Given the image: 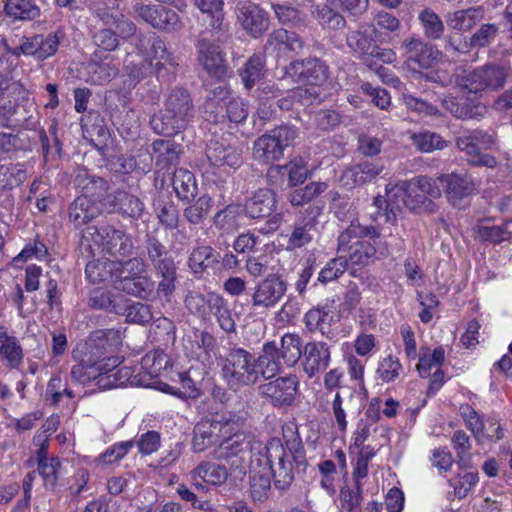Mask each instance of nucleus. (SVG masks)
Here are the masks:
<instances>
[{"instance_id": "9d476101", "label": "nucleus", "mask_w": 512, "mask_h": 512, "mask_svg": "<svg viewBox=\"0 0 512 512\" xmlns=\"http://www.w3.org/2000/svg\"><path fill=\"white\" fill-rule=\"evenodd\" d=\"M237 429L236 415L231 412L216 414L196 424L193 430L192 450L204 452L210 448H220L223 436Z\"/></svg>"}, {"instance_id": "7c9ffc66", "label": "nucleus", "mask_w": 512, "mask_h": 512, "mask_svg": "<svg viewBox=\"0 0 512 512\" xmlns=\"http://www.w3.org/2000/svg\"><path fill=\"white\" fill-rule=\"evenodd\" d=\"M74 391L68 388L67 383L60 376H53L49 380L45 392V400L53 406L66 405L75 408Z\"/></svg>"}, {"instance_id": "39448f33", "label": "nucleus", "mask_w": 512, "mask_h": 512, "mask_svg": "<svg viewBox=\"0 0 512 512\" xmlns=\"http://www.w3.org/2000/svg\"><path fill=\"white\" fill-rule=\"evenodd\" d=\"M386 195L389 200L401 198L403 205L411 211L432 213L436 207L433 199L440 198L442 190L437 180L426 175H418L396 184H388Z\"/></svg>"}, {"instance_id": "c85d7f7f", "label": "nucleus", "mask_w": 512, "mask_h": 512, "mask_svg": "<svg viewBox=\"0 0 512 512\" xmlns=\"http://www.w3.org/2000/svg\"><path fill=\"white\" fill-rule=\"evenodd\" d=\"M302 47L303 42L296 33L278 29L269 36L266 48L276 56H286L291 52H299Z\"/></svg>"}, {"instance_id": "a878e982", "label": "nucleus", "mask_w": 512, "mask_h": 512, "mask_svg": "<svg viewBox=\"0 0 512 512\" xmlns=\"http://www.w3.org/2000/svg\"><path fill=\"white\" fill-rule=\"evenodd\" d=\"M198 60L209 75L215 78H222L226 75L227 67L219 46L205 40L199 42Z\"/></svg>"}, {"instance_id": "f704fd0d", "label": "nucleus", "mask_w": 512, "mask_h": 512, "mask_svg": "<svg viewBox=\"0 0 512 512\" xmlns=\"http://www.w3.org/2000/svg\"><path fill=\"white\" fill-rule=\"evenodd\" d=\"M484 18V9L480 6L456 10L447 16V25L455 30H470Z\"/></svg>"}, {"instance_id": "4be33fe9", "label": "nucleus", "mask_w": 512, "mask_h": 512, "mask_svg": "<svg viewBox=\"0 0 512 512\" xmlns=\"http://www.w3.org/2000/svg\"><path fill=\"white\" fill-rule=\"evenodd\" d=\"M236 17L242 28L254 38L261 36L269 27L268 17L264 10L249 1L237 3Z\"/></svg>"}, {"instance_id": "2f4dec72", "label": "nucleus", "mask_w": 512, "mask_h": 512, "mask_svg": "<svg viewBox=\"0 0 512 512\" xmlns=\"http://www.w3.org/2000/svg\"><path fill=\"white\" fill-rule=\"evenodd\" d=\"M276 204L275 193L270 189H259L245 203V211L251 218H261L271 214Z\"/></svg>"}, {"instance_id": "c756f323", "label": "nucleus", "mask_w": 512, "mask_h": 512, "mask_svg": "<svg viewBox=\"0 0 512 512\" xmlns=\"http://www.w3.org/2000/svg\"><path fill=\"white\" fill-rule=\"evenodd\" d=\"M383 170L380 165L365 161L346 169L341 177L343 186L351 188L373 180Z\"/></svg>"}, {"instance_id": "dca6fc26", "label": "nucleus", "mask_w": 512, "mask_h": 512, "mask_svg": "<svg viewBox=\"0 0 512 512\" xmlns=\"http://www.w3.org/2000/svg\"><path fill=\"white\" fill-rule=\"evenodd\" d=\"M456 144L461 151L465 152L470 163L489 168L496 166L495 157L483 152L495 146L493 135L483 131H472L467 135L460 136Z\"/></svg>"}, {"instance_id": "9b49d317", "label": "nucleus", "mask_w": 512, "mask_h": 512, "mask_svg": "<svg viewBox=\"0 0 512 512\" xmlns=\"http://www.w3.org/2000/svg\"><path fill=\"white\" fill-rule=\"evenodd\" d=\"M83 238L88 242L93 255L108 254L114 257V260H121L132 250L130 238L123 231L111 226L88 228Z\"/></svg>"}, {"instance_id": "69168bd1", "label": "nucleus", "mask_w": 512, "mask_h": 512, "mask_svg": "<svg viewBox=\"0 0 512 512\" xmlns=\"http://www.w3.org/2000/svg\"><path fill=\"white\" fill-rule=\"evenodd\" d=\"M424 34L430 39H439L444 31V25L437 14L431 10H424L419 15Z\"/></svg>"}, {"instance_id": "680f3d73", "label": "nucleus", "mask_w": 512, "mask_h": 512, "mask_svg": "<svg viewBox=\"0 0 512 512\" xmlns=\"http://www.w3.org/2000/svg\"><path fill=\"white\" fill-rule=\"evenodd\" d=\"M216 261L213 248L209 246H198L193 249L188 265L193 273H201Z\"/></svg>"}, {"instance_id": "bb28decb", "label": "nucleus", "mask_w": 512, "mask_h": 512, "mask_svg": "<svg viewBox=\"0 0 512 512\" xmlns=\"http://www.w3.org/2000/svg\"><path fill=\"white\" fill-rule=\"evenodd\" d=\"M304 320L310 331L318 330L330 340L337 337L333 326L339 321V316L334 312L319 308L311 309L305 314Z\"/></svg>"}, {"instance_id": "a211bd4d", "label": "nucleus", "mask_w": 512, "mask_h": 512, "mask_svg": "<svg viewBox=\"0 0 512 512\" xmlns=\"http://www.w3.org/2000/svg\"><path fill=\"white\" fill-rule=\"evenodd\" d=\"M436 180L437 183L440 182L444 185L448 202L458 209L465 208L466 200L474 195L476 191L474 179L466 173L441 174Z\"/></svg>"}, {"instance_id": "bf43d9fd", "label": "nucleus", "mask_w": 512, "mask_h": 512, "mask_svg": "<svg viewBox=\"0 0 512 512\" xmlns=\"http://www.w3.org/2000/svg\"><path fill=\"white\" fill-rule=\"evenodd\" d=\"M328 189L326 182H311L303 188L296 189L289 197V201L293 206H301L312 201Z\"/></svg>"}, {"instance_id": "13d9d810", "label": "nucleus", "mask_w": 512, "mask_h": 512, "mask_svg": "<svg viewBox=\"0 0 512 512\" xmlns=\"http://www.w3.org/2000/svg\"><path fill=\"white\" fill-rule=\"evenodd\" d=\"M194 4L207 16L213 30L220 29L224 20L223 0H194Z\"/></svg>"}, {"instance_id": "2eb2a0df", "label": "nucleus", "mask_w": 512, "mask_h": 512, "mask_svg": "<svg viewBox=\"0 0 512 512\" xmlns=\"http://www.w3.org/2000/svg\"><path fill=\"white\" fill-rule=\"evenodd\" d=\"M148 255L156 270L159 279L157 294L159 297L169 298L175 290L176 266L168 256L166 248L156 240L148 243Z\"/></svg>"}, {"instance_id": "09e8293b", "label": "nucleus", "mask_w": 512, "mask_h": 512, "mask_svg": "<svg viewBox=\"0 0 512 512\" xmlns=\"http://www.w3.org/2000/svg\"><path fill=\"white\" fill-rule=\"evenodd\" d=\"M37 458L39 474L43 478L44 485L46 487H53L58 478L59 459L56 457L48 458L44 445L38 450Z\"/></svg>"}, {"instance_id": "4c0bfd02", "label": "nucleus", "mask_w": 512, "mask_h": 512, "mask_svg": "<svg viewBox=\"0 0 512 512\" xmlns=\"http://www.w3.org/2000/svg\"><path fill=\"white\" fill-rule=\"evenodd\" d=\"M173 382L178 383L180 386L175 387L173 385L159 382L158 390L171 394L180 398H196L199 395V391L195 385V382L189 375V372H177L175 378L172 377Z\"/></svg>"}, {"instance_id": "3c124183", "label": "nucleus", "mask_w": 512, "mask_h": 512, "mask_svg": "<svg viewBox=\"0 0 512 512\" xmlns=\"http://www.w3.org/2000/svg\"><path fill=\"white\" fill-rule=\"evenodd\" d=\"M347 45L360 57L367 65L371 66L369 62V55L373 54L374 40L367 35V29L353 31L347 36Z\"/></svg>"}, {"instance_id": "49530a36", "label": "nucleus", "mask_w": 512, "mask_h": 512, "mask_svg": "<svg viewBox=\"0 0 512 512\" xmlns=\"http://www.w3.org/2000/svg\"><path fill=\"white\" fill-rule=\"evenodd\" d=\"M115 260L95 259L87 263L85 273L91 283H100L108 279L114 280Z\"/></svg>"}, {"instance_id": "338daca9", "label": "nucleus", "mask_w": 512, "mask_h": 512, "mask_svg": "<svg viewBox=\"0 0 512 512\" xmlns=\"http://www.w3.org/2000/svg\"><path fill=\"white\" fill-rule=\"evenodd\" d=\"M210 294L202 295L197 292H191L186 296L185 304L187 309L199 317L205 319L209 316L212 309Z\"/></svg>"}, {"instance_id": "ddd939ff", "label": "nucleus", "mask_w": 512, "mask_h": 512, "mask_svg": "<svg viewBox=\"0 0 512 512\" xmlns=\"http://www.w3.org/2000/svg\"><path fill=\"white\" fill-rule=\"evenodd\" d=\"M297 137V129L292 126H280L259 137L253 147L254 158L270 162L280 159L284 149L290 146Z\"/></svg>"}, {"instance_id": "c9c22d12", "label": "nucleus", "mask_w": 512, "mask_h": 512, "mask_svg": "<svg viewBox=\"0 0 512 512\" xmlns=\"http://www.w3.org/2000/svg\"><path fill=\"white\" fill-rule=\"evenodd\" d=\"M192 477L199 478L211 486H221L228 478V470L224 465L204 461L194 468Z\"/></svg>"}, {"instance_id": "f8f14e48", "label": "nucleus", "mask_w": 512, "mask_h": 512, "mask_svg": "<svg viewBox=\"0 0 512 512\" xmlns=\"http://www.w3.org/2000/svg\"><path fill=\"white\" fill-rule=\"evenodd\" d=\"M284 77H290L294 82L301 83L311 92L319 91L321 100L326 97V82L328 67L318 59L293 61L285 68Z\"/></svg>"}, {"instance_id": "423d86ee", "label": "nucleus", "mask_w": 512, "mask_h": 512, "mask_svg": "<svg viewBox=\"0 0 512 512\" xmlns=\"http://www.w3.org/2000/svg\"><path fill=\"white\" fill-rule=\"evenodd\" d=\"M193 117V105L185 89H174L168 95L164 109L154 115L150 124L157 134L173 136L184 130Z\"/></svg>"}, {"instance_id": "f257e3e1", "label": "nucleus", "mask_w": 512, "mask_h": 512, "mask_svg": "<svg viewBox=\"0 0 512 512\" xmlns=\"http://www.w3.org/2000/svg\"><path fill=\"white\" fill-rule=\"evenodd\" d=\"M122 345L121 333L115 329L97 330L79 342L72 351L77 362L72 366L70 378L80 385L93 383L101 390L127 384L158 389L160 377L171 372V360L162 350L148 352L136 370L120 366L123 358L117 353Z\"/></svg>"}, {"instance_id": "37998d69", "label": "nucleus", "mask_w": 512, "mask_h": 512, "mask_svg": "<svg viewBox=\"0 0 512 512\" xmlns=\"http://www.w3.org/2000/svg\"><path fill=\"white\" fill-rule=\"evenodd\" d=\"M9 138L5 134L0 135V150L4 149ZM26 179V170L23 164L0 165V186H17Z\"/></svg>"}, {"instance_id": "6e6d98bb", "label": "nucleus", "mask_w": 512, "mask_h": 512, "mask_svg": "<svg viewBox=\"0 0 512 512\" xmlns=\"http://www.w3.org/2000/svg\"><path fill=\"white\" fill-rule=\"evenodd\" d=\"M152 147L153 152L157 154L156 164L162 168L168 167L179 158V146L171 140H156Z\"/></svg>"}, {"instance_id": "79ce46f5", "label": "nucleus", "mask_w": 512, "mask_h": 512, "mask_svg": "<svg viewBox=\"0 0 512 512\" xmlns=\"http://www.w3.org/2000/svg\"><path fill=\"white\" fill-rule=\"evenodd\" d=\"M274 172L278 174L287 172L288 181L291 186L302 184L309 175L307 161L300 156L291 159L284 166L278 165L269 169V175H272Z\"/></svg>"}, {"instance_id": "20e7f679", "label": "nucleus", "mask_w": 512, "mask_h": 512, "mask_svg": "<svg viewBox=\"0 0 512 512\" xmlns=\"http://www.w3.org/2000/svg\"><path fill=\"white\" fill-rule=\"evenodd\" d=\"M510 75V67L505 65H485L468 72L462 79L459 93L456 97L449 96L443 99V106L457 118L472 119L484 115L485 106L474 103V99L466 96H476L486 90L502 88Z\"/></svg>"}, {"instance_id": "f03ea898", "label": "nucleus", "mask_w": 512, "mask_h": 512, "mask_svg": "<svg viewBox=\"0 0 512 512\" xmlns=\"http://www.w3.org/2000/svg\"><path fill=\"white\" fill-rule=\"evenodd\" d=\"M286 449L279 438H271L250 461V495L255 503L265 502L271 493V477L279 490L287 489L293 479V461L302 454L301 443L294 439Z\"/></svg>"}, {"instance_id": "052dcab7", "label": "nucleus", "mask_w": 512, "mask_h": 512, "mask_svg": "<svg viewBox=\"0 0 512 512\" xmlns=\"http://www.w3.org/2000/svg\"><path fill=\"white\" fill-rule=\"evenodd\" d=\"M210 302L212 304L210 313L215 315L220 327L226 332L234 331L235 322L232 318L231 311L227 307L224 299L218 294L211 293Z\"/></svg>"}, {"instance_id": "58836bf2", "label": "nucleus", "mask_w": 512, "mask_h": 512, "mask_svg": "<svg viewBox=\"0 0 512 512\" xmlns=\"http://www.w3.org/2000/svg\"><path fill=\"white\" fill-rule=\"evenodd\" d=\"M172 185L178 198L184 201L194 199L198 191L194 174L184 168L175 170Z\"/></svg>"}, {"instance_id": "de8ad7c7", "label": "nucleus", "mask_w": 512, "mask_h": 512, "mask_svg": "<svg viewBox=\"0 0 512 512\" xmlns=\"http://www.w3.org/2000/svg\"><path fill=\"white\" fill-rule=\"evenodd\" d=\"M302 342L299 335L286 333L281 338V348L278 349L279 359L282 358L288 366L295 365L302 355Z\"/></svg>"}, {"instance_id": "4d7b16f0", "label": "nucleus", "mask_w": 512, "mask_h": 512, "mask_svg": "<svg viewBox=\"0 0 512 512\" xmlns=\"http://www.w3.org/2000/svg\"><path fill=\"white\" fill-rule=\"evenodd\" d=\"M466 426L478 441H482L486 438L500 440L504 436L503 429L500 425L491 422L487 427L478 413L475 415L474 419L466 423Z\"/></svg>"}, {"instance_id": "0e129e2a", "label": "nucleus", "mask_w": 512, "mask_h": 512, "mask_svg": "<svg viewBox=\"0 0 512 512\" xmlns=\"http://www.w3.org/2000/svg\"><path fill=\"white\" fill-rule=\"evenodd\" d=\"M105 61L101 63H92L89 65L90 80L94 84H104L109 82L118 72V67L112 64V61Z\"/></svg>"}, {"instance_id": "aec40b11", "label": "nucleus", "mask_w": 512, "mask_h": 512, "mask_svg": "<svg viewBox=\"0 0 512 512\" xmlns=\"http://www.w3.org/2000/svg\"><path fill=\"white\" fill-rule=\"evenodd\" d=\"M298 388V377L289 374L262 384L259 390L274 406H289L294 401Z\"/></svg>"}, {"instance_id": "b1692460", "label": "nucleus", "mask_w": 512, "mask_h": 512, "mask_svg": "<svg viewBox=\"0 0 512 512\" xmlns=\"http://www.w3.org/2000/svg\"><path fill=\"white\" fill-rule=\"evenodd\" d=\"M237 429L232 433L223 436L220 448L215 449L213 455L215 458L229 460L232 457H240L245 454L249 447L250 441L248 437L241 432L242 420L236 415Z\"/></svg>"}, {"instance_id": "473e14b6", "label": "nucleus", "mask_w": 512, "mask_h": 512, "mask_svg": "<svg viewBox=\"0 0 512 512\" xmlns=\"http://www.w3.org/2000/svg\"><path fill=\"white\" fill-rule=\"evenodd\" d=\"M158 8V5L153 4H136L133 7L137 17L150 24L152 27L167 31L177 29L180 24L178 14H170V20L162 21L156 17Z\"/></svg>"}, {"instance_id": "6ab92c4d", "label": "nucleus", "mask_w": 512, "mask_h": 512, "mask_svg": "<svg viewBox=\"0 0 512 512\" xmlns=\"http://www.w3.org/2000/svg\"><path fill=\"white\" fill-rule=\"evenodd\" d=\"M445 359V351L439 346L431 350L421 348L417 370L422 378L431 377L428 387L429 394H435L444 384V373L441 366Z\"/></svg>"}, {"instance_id": "864d4df0", "label": "nucleus", "mask_w": 512, "mask_h": 512, "mask_svg": "<svg viewBox=\"0 0 512 512\" xmlns=\"http://www.w3.org/2000/svg\"><path fill=\"white\" fill-rule=\"evenodd\" d=\"M4 10L14 20H32L40 14V9L31 0H7Z\"/></svg>"}, {"instance_id": "e433bc0d", "label": "nucleus", "mask_w": 512, "mask_h": 512, "mask_svg": "<svg viewBox=\"0 0 512 512\" xmlns=\"http://www.w3.org/2000/svg\"><path fill=\"white\" fill-rule=\"evenodd\" d=\"M321 101L319 91L311 92L307 87H297L286 93V96L278 100L281 110L293 109L296 105L308 106Z\"/></svg>"}, {"instance_id": "7ed1b4c3", "label": "nucleus", "mask_w": 512, "mask_h": 512, "mask_svg": "<svg viewBox=\"0 0 512 512\" xmlns=\"http://www.w3.org/2000/svg\"><path fill=\"white\" fill-rule=\"evenodd\" d=\"M219 365L222 378L234 390L253 385L260 377L268 379L278 373L281 367L275 342L264 344L259 357L243 348H232Z\"/></svg>"}, {"instance_id": "72a5a7b5", "label": "nucleus", "mask_w": 512, "mask_h": 512, "mask_svg": "<svg viewBox=\"0 0 512 512\" xmlns=\"http://www.w3.org/2000/svg\"><path fill=\"white\" fill-rule=\"evenodd\" d=\"M0 356L10 368H17L23 360V350L18 339L0 326Z\"/></svg>"}, {"instance_id": "0eeeda50", "label": "nucleus", "mask_w": 512, "mask_h": 512, "mask_svg": "<svg viewBox=\"0 0 512 512\" xmlns=\"http://www.w3.org/2000/svg\"><path fill=\"white\" fill-rule=\"evenodd\" d=\"M402 49L404 50L407 64L426 70V78L428 80L442 85L448 81L449 77L445 70L448 62L444 59L442 52L433 45L425 43L419 38H411L403 42Z\"/></svg>"}, {"instance_id": "ea45409f", "label": "nucleus", "mask_w": 512, "mask_h": 512, "mask_svg": "<svg viewBox=\"0 0 512 512\" xmlns=\"http://www.w3.org/2000/svg\"><path fill=\"white\" fill-rule=\"evenodd\" d=\"M107 200L109 202L110 211L117 210L121 214L131 218H139L144 208L143 203L137 197L127 192H118L113 196L112 201H110V197H108Z\"/></svg>"}, {"instance_id": "c03bdc74", "label": "nucleus", "mask_w": 512, "mask_h": 512, "mask_svg": "<svg viewBox=\"0 0 512 512\" xmlns=\"http://www.w3.org/2000/svg\"><path fill=\"white\" fill-rule=\"evenodd\" d=\"M115 272L113 285L116 287L122 280H132L136 276L147 274L146 266L143 260L132 258L127 261L115 260Z\"/></svg>"}, {"instance_id": "5fc2aeb1", "label": "nucleus", "mask_w": 512, "mask_h": 512, "mask_svg": "<svg viewBox=\"0 0 512 512\" xmlns=\"http://www.w3.org/2000/svg\"><path fill=\"white\" fill-rule=\"evenodd\" d=\"M213 207V199L204 194L184 209L185 219L193 225L202 223Z\"/></svg>"}, {"instance_id": "774afa93", "label": "nucleus", "mask_w": 512, "mask_h": 512, "mask_svg": "<svg viewBox=\"0 0 512 512\" xmlns=\"http://www.w3.org/2000/svg\"><path fill=\"white\" fill-rule=\"evenodd\" d=\"M348 265L346 255H340L330 260L319 273L318 280L322 283L331 282L342 275Z\"/></svg>"}, {"instance_id": "a19ab883", "label": "nucleus", "mask_w": 512, "mask_h": 512, "mask_svg": "<svg viewBox=\"0 0 512 512\" xmlns=\"http://www.w3.org/2000/svg\"><path fill=\"white\" fill-rule=\"evenodd\" d=\"M96 14L105 25L115 27L122 39L130 38L136 33V25L123 14L109 12L106 9H97Z\"/></svg>"}, {"instance_id": "8fccbe9b", "label": "nucleus", "mask_w": 512, "mask_h": 512, "mask_svg": "<svg viewBox=\"0 0 512 512\" xmlns=\"http://www.w3.org/2000/svg\"><path fill=\"white\" fill-rule=\"evenodd\" d=\"M265 61L262 55H253L240 71V77L246 89H251L265 75Z\"/></svg>"}, {"instance_id": "1a4fd4ad", "label": "nucleus", "mask_w": 512, "mask_h": 512, "mask_svg": "<svg viewBox=\"0 0 512 512\" xmlns=\"http://www.w3.org/2000/svg\"><path fill=\"white\" fill-rule=\"evenodd\" d=\"M77 186L82 189V195L77 197L69 208V220L80 227L96 218L101 209L97 199L102 196L105 188V182L101 178L82 176L79 174L76 178Z\"/></svg>"}, {"instance_id": "cd10ccee", "label": "nucleus", "mask_w": 512, "mask_h": 512, "mask_svg": "<svg viewBox=\"0 0 512 512\" xmlns=\"http://www.w3.org/2000/svg\"><path fill=\"white\" fill-rule=\"evenodd\" d=\"M321 210L322 209L318 206L311 207L309 213L313 214V216L298 220L294 224L287 241V250L293 251L295 249L302 248L312 241L313 237L310 231L315 227L316 217L321 214Z\"/></svg>"}, {"instance_id": "4468645a", "label": "nucleus", "mask_w": 512, "mask_h": 512, "mask_svg": "<svg viewBox=\"0 0 512 512\" xmlns=\"http://www.w3.org/2000/svg\"><path fill=\"white\" fill-rule=\"evenodd\" d=\"M224 107L231 122L240 123L248 116V109L242 99L232 97L229 88L225 84H219L209 92L203 111L213 115L214 121H217L218 114Z\"/></svg>"}, {"instance_id": "393cba45", "label": "nucleus", "mask_w": 512, "mask_h": 512, "mask_svg": "<svg viewBox=\"0 0 512 512\" xmlns=\"http://www.w3.org/2000/svg\"><path fill=\"white\" fill-rule=\"evenodd\" d=\"M330 347L325 342H309L304 347L303 369L309 378L324 371L330 363Z\"/></svg>"}, {"instance_id": "6e6552de", "label": "nucleus", "mask_w": 512, "mask_h": 512, "mask_svg": "<svg viewBox=\"0 0 512 512\" xmlns=\"http://www.w3.org/2000/svg\"><path fill=\"white\" fill-rule=\"evenodd\" d=\"M379 235L375 227L363 226L357 220H353L339 235L338 253L346 255V259L352 265L365 264L375 253V248L369 240L378 238Z\"/></svg>"}, {"instance_id": "412c9836", "label": "nucleus", "mask_w": 512, "mask_h": 512, "mask_svg": "<svg viewBox=\"0 0 512 512\" xmlns=\"http://www.w3.org/2000/svg\"><path fill=\"white\" fill-rule=\"evenodd\" d=\"M206 156L211 166L221 169L223 172L237 169L242 164L241 150L225 139L210 141L206 149Z\"/></svg>"}, {"instance_id": "5701e85b", "label": "nucleus", "mask_w": 512, "mask_h": 512, "mask_svg": "<svg viewBox=\"0 0 512 512\" xmlns=\"http://www.w3.org/2000/svg\"><path fill=\"white\" fill-rule=\"evenodd\" d=\"M286 291L285 283L278 277L270 276L261 281L252 294V304L255 307H274Z\"/></svg>"}, {"instance_id": "a18cd8bd", "label": "nucleus", "mask_w": 512, "mask_h": 512, "mask_svg": "<svg viewBox=\"0 0 512 512\" xmlns=\"http://www.w3.org/2000/svg\"><path fill=\"white\" fill-rule=\"evenodd\" d=\"M410 140L416 149L422 153H431L448 146L447 141L439 134L428 130L411 133Z\"/></svg>"}, {"instance_id": "e2e57ef3", "label": "nucleus", "mask_w": 512, "mask_h": 512, "mask_svg": "<svg viewBox=\"0 0 512 512\" xmlns=\"http://www.w3.org/2000/svg\"><path fill=\"white\" fill-rule=\"evenodd\" d=\"M241 211V205L229 204L223 210L215 214L213 222L215 226L221 230H234L237 227V219Z\"/></svg>"}, {"instance_id": "603ef678", "label": "nucleus", "mask_w": 512, "mask_h": 512, "mask_svg": "<svg viewBox=\"0 0 512 512\" xmlns=\"http://www.w3.org/2000/svg\"><path fill=\"white\" fill-rule=\"evenodd\" d=\"M116 289L139 298H147L154 290V282L147 274L136 276L132 280H122L116 284Z\"/></svg>"}, {"instance_id": "f3484780", "label": "nucleus", "mask_w": 512, "mask_h": 512, "mask_svg": "<svg viewBox=\"0 0 512 512\" xmlns=\"http://www.w3.org/2000/svg\"><path fill=\"white\" fill-rule=\"evenodd\" d=\"M136 47L143 60L157 73L178 65V59L168 51L165 42L154 33L140 36Z\"/></svg>"}]
</instances>
